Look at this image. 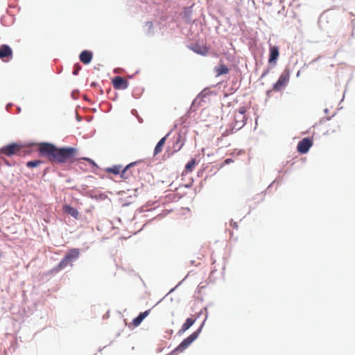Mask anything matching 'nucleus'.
<instances>
[{
	"mask_svg": "<svg viewBox=\"0 0 355 355\" xmlns=\"http://www.w3.org/2000/svg\"><path fill=\"white\" fill-rule=\"evenodd\" d=\"M137 164V162H132L128 164L121 172V177L125 180H127L130 176V169L131 167Z\"/></svg>",
	"mask_w": 355,
	"mask_h": 355,
	"instance_id": "14",
	"label": "nucleus"
},
{
	"mask_svg": "<svg viewBox=\"0 0 355 355\" xmlns=\"http://www.w3.org/2000/svg\"><path fill=\"white\" fill-rule=\"evenodd\" d=\"M122 171V167L121 166H114L112 167L107 168V171L108 173H111L115 175H118L121 173Z\"/></svg>",
	"mask_w": 355,
	"mask_h": 355,
	"instance_id": "19",
	"label": "nucleus"
},
{
	"mask_svg": "<svg viewBox=\"0 0 355 355\" xmlns=\"http://www.w3.org/2000/svg\"><path fill=\"white\" fill-rule=\"evenodd\" d=\"M146 26H148L149 28L152 29L153 27V24L152 21H148L146 23Z\"/></svg>",
	"mask_w": 355,
	"mask_h": 355,
	"instance_id": "24",
	"label": "nucleus"
},
{
	"mask_svg": "<svg viewBox=\"0 0 355 355\" xmlns=\"http://www.w3.org/2000/svg\"><path fill=\"white\" fill-rule=\"evenodd\" d=\"M196 164V161L195 159H191L185 166V170L187 172H191L193 171L195 165Z\"/></svg>",
	"mask_w": 355,
	"mask_h": 355,
	"instance_id": "20",
	"label": "nucleus"
},
{
	"mask_svg": "<svg viewBox=\"0 0 355 355\" xmlns=\"http://www.w3.org/2000/svg\"><path fill=\"white\" fill-rule=\"evenodd\" d=\"M169 135V133H168L165 137L162 138L158 143L157 144L155 149H154V155H156L159 154L160 152H162L163 146L165 144L166 139L167 137Z\"/></svg>",
	"mask_w": 355,
	"mask_h": 355,
	"instance_id": "15",
	"label": "nucleus"
},
{
	"mask_svg": "<svg viewBox=\"0 0 355 355\" xmlns=\"http://www.w3.org/2000/svg\"><path fill=\"white\" fill-rule=\"evenodd\" d=\"M80 256V250L78 248H71L65 254L57 266V270L66 268L71 261L78 259Z\"/></svg>",
	"mask_w": 355,
	"mask_h": 355,
	"instance_id": "2",
	"label": "nucleus"
},
{
	"mask_svg": "<svg viewBox=\"0 0 355 355\" xmlns=\"http://www.w3.org/2000/svg\"><path fill=\"white\" fill-rule=\"evenodd\" d=\"M200 329L192 333L189 336L184 339L182 343L174 349L175 353L182 352L186 349L199 336Z\"/></svg>",
	"mask_w": 355,
	"mask_h": 355,
	"instance_id": "3",
	"label": "nucleus"
},
{
	"mask_svg": "<svg viewBox=\"0 0 355 355\" xmlns=\"http://www.w3.org/2000/svg\"><path fill=\"white\" fill-rule=\"evenodd\" d=\"M92 57H93L92 53L91 51L85 50V51H83V52H81V53L80 54L79 58H80V60L83 64H88L89 63L91 62Z\"/></svg>",
	"mask_w": 355,
	"mask_h": 355,
	"instance_id": "11",
	"label": "nucleus"
},
{
	"mask_svg": "<svg viewBox=\"0 0 355 355\" xmlns=\"http://www.w3.org/2000/svg\"><path fill=\"white\" fill-rule=\"evenodd\" d=\"M196 320L193 318H187L185 322L182 324L181 329L179 331V334H182L185 332L187 329H189L195 322Z\"/></svg>",
	"mask_w": 355,
	"mask_h": 355,
	"instance_id": "16",
	"label": "nucleus"
},
{
	"mask_svg": "<svg viewBox=\"0 0 355 355\" xmlns=\"http://www.w3.org/2000/svg\"><path fill=\"white\" fill-rule=\"evenodd\" d=\"M112 85L114 89H125L128 86V81L121 76H116L112 80Z\"/></svg>",
	"mask_w": 355,
	"mask_h": 355,
	"instance_id": "7",
	"label": "nucleus"
},
{
	"mask_svg": "<svg viewBox=\"0 0 355 355\" xmlns=\"http://www.w3.org/2000/svg\"><path fill=\"white\" fill-rule=\"evenodd\" d=\"M191 49L195 53L202 55H205L208 53L207 48H206L205 46H200L198 44L192 46Z\"/></svg>",
	"mask_w": 355,
	"mask_h": 355,
	"instance_id": "17",
	"label": "nucleus"
},
{
	"mask_svg": "<svg viewBox=\"0 0 355 355\" xmlns=\"http://www.w3.org/2000/svg\"><path fill=\"white\" fill-rule=\"evenodd\" d=\"M279 55V48L276 46H270V55L268 59L269 63L275 64Z\"/></svg>",
	"mask_w": 355,
	"mask_h": 355,
	"instance_id": "9",
	"label": "nucleus"
},
{
	"mask_svg": "<svg viewBox=\"0 0 355 355\" xmlns=\"http://www.w3.org/2000/svg\"><path fill=\"white\" fill-rule=\"evenodd\" d=\"M63 210L65 213L71 215L75 219H78L79 218V212L77 209L71 207L70 205H65L63 207Z\"/></svg>",
	"mask_w": 355,
	"mask_h": 355,
	"instance_id": "12",
	"label": "nucleus"
},
{
	"mask_svg": "<svg viewBox=\"0 0 355 355\" xmlns=\"http://www.w3.org/2000/svg\"><path fill=\"white\" fill-rule=\"evenodd\" d=\"M74 71L73 72V73L74 75H77L78 73V71L81 69V67L78 64H76L75 66H74Z\"/></svg>",
	"mask_w": 355,
	"mask_h": 355,
	"instance_id": "23",
	"label": "nucleus"
},
{
	"mask_svg": "<svg viewBox=\"0 0 355 355\" xmlns=\"http://www.w3.org/2000/svg\"><path fill=\"white\" fill-rule=\"evenodd\" d=\"M245 107H240L239 110L236 112L237 114H239V116L241 117V123H244L245 120Z\"/></svg>",
	"mask_w": 355,
	"mask_h": 355,
	"instance_id": "22",
	"label": "nucleus"
},
{
	"mask_svg": "<svg viewBox=\"0 0 355 355\" xmlns=\"http://www.w3.org/2000/svg\"><path fill=\"white\" fill-rule=\"evenodd\" d=\"M216 71L217 73V76H220L223 74H227L229 72V69L225 64H219L216 67Z\"/></svg>",
	"mask_w": 355,
	"mask_h": 355,
	"instance_id": "18",
	"label": "nucleus"
},
{
	"mask_svg": "<svg viewBox=\"0 0 355 355\" xmlns=\"http://www.w3.org/2000/svg\"><path fill=\"white\" fill-rule=\"evenodd\" d=\"M235 119H236V121H237L238 120H239L241 122V117L239 116V114L236 113L235 114Z\"/></svg>",
	"mask_w": 355,
	"mask_h": 355,
	"instance_id": "25",
	"label": "nucleus"
},
{
	"mask_svg": "<svg viewBox=\"0 0 355 355\" xmlns=\"http://www.w3.org/2000/svg\"><path fill=\"white\" fill-rule=\"evenodd\" d=\"M2 257H3V252L1 251H0V259H1Z\"/></svg>",
	"mask_w": 355,
	"mask_h": 355,
	"instance_id": "28",
	"label": "nucleus"
},
{
	"mask_svg": "<svg viewBox=\"0 0 355 355\" xmlns=\"http://www.w3.org/2000/svg\"><path fill=\"white\" fill-rule=\"evenodd\" d=\"M232 162V160L231 159H226L225 160V164H229V163H230Z\"/></svg>",
	"mask_w": 355,
	"mask_h": 355,
	"instance_id": "26",
	"label": "nucleus"
},
{
	"mask_svg": "<svg viewBox=\"0 0 355 355\" xmlns=\"http://www.w3.org/2000/svg\"><path fill=\"white\" fill-rule=\"evenodd\" d=\"M290 73L288 71H284L279 76L277 83L273 85L272 89L275 91H280L284 87L289 81Z\"/></svg>",
	"mask_w": 355,
	"mask_h": 355,
	"instance_id": "4",
	"label": "nucleus"
},
{
	"mask_svg": "<svg viewBox=\"0 0 355 355\" xmlns=\"http://www.w3.org/2000/svg\"><path fill=\"white\" fill-rule=\"evenodd\" d=\"M22 146L16 143H13L6 146L0 149V153L7 156L17 155L21 149Z\"/></svg>",
	"mask_w": 355,
	"mask_h": 355,
	"instance_id": "5",
	"label": "nucleus"
},
{
	"mask_svg": "<svg viewBox=\"0 0 355 355\" xmlns=\"http://www.w3.org/2000/svg\"><path fill=\"white\" fill-rule=\"evenodd\" d=\"M268 73V71H265L263 74H262V77H263L264 76H266V74Z\"/></svg>",
	"mask_w": 355,
	"mask_h": 355,
	"instance_id": "27",
	"label": "nucleus"
},
{
	"mask_svg": "<svg viewBox=\"0 0 355 355\" xmlns=\"http://www.w3.org/2000/svg\"><path fill=\"white\" fill-rule=\"evenodd\" d=\"M150 311V310L149 309L143 313H140V314L132 320V325L134 327H138L144 318L149 315Z\"/></svg>",
	"mask_w": 355,
	"mask_h": 355,
	"instance_id": "13",
	"label": "nucleus"
},
{
	"mask_svg": "<svg viewBox=\"0 0 355 355\" xmlns=\"http://www.w3.org/2000/svg\"><path fill=\"white\" fill-rule=\"evenodd\" d=\"M184 144V139L180 132H178L175 138V141L173 144V153H177L181 150Z\"/></svg>",
	"mask_w": 355,
	"mask_h": 355,
	"instance_id": "8",
	"label": "nucleus"
},
{
	"mask_svg": "<svg viewBox=\"0 0 355 355\" xmlns=\"http://www.w3.org/2000/svg\"><path fill=\"white\" fill-rule=\"evenodd\" d=\"M12 51L11 48L6 44H3L0 46V58L3 60L12 57Z\"/></svg>",
	"mask_w": 355,
	"mask_h": 355,
	"instance_id": "10",
	"label": "nucleus"
},
{
	"mask_svg": "<svg viewBox=\"0 0 355 355\" xmlns=\"http://www.w3.org/2000/svg\"><path fill=\"white\" fill-rule=\"evenodd\" d=\"M42 163L41 160H33L26 163V166L28 168H35L40 166Z\"/></svg>",
	"mask_w": 355,
	"mask_h": 355,
	"instance_id": "21",
	"label": "nucleus"
},
{
	"mask_svg": "<svg viewBox=\"0 0 355 355\" xmlns=\"http://www.w3.org/2000/svg\"><path fill=\"white\" fill-rule=\"evenodd\" d=\"M313 141L309 138H304L297 144V150L300 153L304 154L307 153L312 146Z\"/></svg>",
	"mask_w": 355,
	"mask_h": 355,
	"instance_id": "6",
	"label": "nucleus"
},
{
	"mask_svg": "<svg viewBox=\"0 0 355 355\" xmlns=\"http://www.w3.org/2000/svg\"><path fill=\"white\" fill-rule=\"evenodd\" d=\"M39 152L51 162L71 164L77 160L84 159L94 166L96 165L92 159L76 158L78 150L73 147L58 148L51 144L42 143L40 144Z\"/></svg>",
	"mask_w": 355,
	"mask_h": 355,
	"instance_id": "1",
	"label": "nucleus"
}]
</instances>
